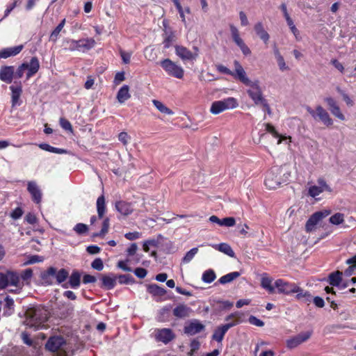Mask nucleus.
Segmentation results:
<instances>
[{
	"mask_svg": "<svg viewBox=\"0 0 356 356\" xmlns=\"http://www.w3.org/2000/svg\"><path fill=\"white\" fill-rule=\"evenodd\" d=\"M237 74L238 81L248 87L246 92L249 97L255 105H259L265 99L260 86V81L258 79L250 80L247 76L245 70H238Z\"/></svg>",
	"mask_w": 356,
	"mask_h": 356,
	"instance_id": "f257e3e1",
	"label": "nucleus"
},
{
	"mask_svg": "<svg viewBox=\"0 0 356 356\" xmlns=\"http://www.w3.org/2000/svg\"><path fill=\"white\" fill-rule=\"evenodd\" d=\"M25 315V324L35 330L42 328L48 318L47 310L40 306L28 309Z\"/></svg>",
	"mask_w": 356,
	"mask_h": 356,
	"instance_id": "f03ea898",
	"label": "nucleus"
},
{
	"mask_svg": "<svg viewBox=\"0 0 356 356\" xmlns=\"http://www.w3.org/2000/svg\"><path fill=\"white\" fill-rule=\"evenodd\" d=\"M284 172V168L279 166L273 167L268 172L265 179V185L269 189H275L279 187L282 183L286 182L289 177V173H283V177L280 174Z\"/></svg>",
	"mask_w": 356,
	"mask_h": 356,
	"instance_id": "7ed1b4c3",
	"label": "nucleus"
},
{
	"mask_svg": "<svg viewBox=\"0 0 356 356\" xmlns=\"http://www.w3.org/2000/svg\"><path fill=\"white\" fill-rule=\"evenodd\" d=\"M45 348L51 352H59L60 356H68L66 353L67 344L62 337H50L46 343Z\"/></svg>",
	"mask_w": 356,
	"mask_h": 356,
	"instance_id": "20e7f679",
	"label": "nucleus"
},
{
	"mask_svg": "<svg viewBox=\"0 0 356 356\" xmlns=\"http://www.w3.org/2000/svg\"><path fill=\"white\" fill-rule=\"evenodd\" d=\"M238 103L235 98L228 97L222 100L213 102L210 108L212 114L217 115L226 110L237 107Z\"/></svg>",
	"mask_w": 356,
	"mask_h": 356,
	"instance_id": "39448f33",
	"label": "nucleus"
},
{
	"mask_svg": "<svg viewBox=\"0 0 356 356\" xmlns=\"http://www.w3.org/2000/svg\"><path fill=\"white\" fill-rule=\"evenodd\" d=\"M159 64L168 75L177 79H182L184 77V70L182 67L178 65L170 59L165 58L161 60Z\"/></svg>",
	"mask_w": 356,
	"mask_h": 356,
	"instance_id": "423d86ee",
	"label": "nucleus"
},
{
	"mask_svg": "<svg viewBox=\"0 0 356 356\" xmlns=\"http://www.w3.org/2000/svg\"><path fill=\"white\" fill-rule=\"evenodd\" d=\"M8 285L21 287L18 274L13 271H7L6 273L0 272V289H3Z\"/></svg>",
	"mask_w": 356,
	"mask_h": 356,
	"instance_id": "0eeeda50",
	"label": "nucleus"
},
{
	"mask_svg": "<svg viewBox=\"0 0 356 356\" xmlns=\"http://www.w3.org/2000/svg\"><path fill=\"white\" fill-rule=\"evenodd\" d=\"M306 110L314 119L318 118L327 127L332 125V119L321 106H317L316 111L309 106H307Z\"/></svg>",
	"mask_w": 356,
	"mask_h": 356,
	"instance_id": "6e6552de",
	"label": "nucleus"
},
{
	"mask_svg": "<svg viewBox=\"0 0 356 356\" xmlns=\"http://www.w3.org/2000/svg\"><path fill=\"white\" fill-rule=\"evenodd\" d=\"M331 213L330 210L324 209L322 211H319L313 213L305 225V229L307 232H310L313 231L316 225L323 218H326Z\"/></svg>",
	"mask_w": 356,
	"mask_h": 356,
	"instance_id": "1a4fd4ad",
	"label": "nucleus"
},
{
	"mask_svg": "<svg viewBox=\"0 0 356 356\" xmlns=\"http://www.w3.org/2000/svg\"><path fill=\"white\" fill-rule=\"evenodd\" d=\"M240 323V320H236L233 322H229L220 326H218L215 329L213 334L212 335V339L218 342H221L228 330L239 324Z\"/></svg>",
	"mask_w": 356,
	"mask_h": 356,
	"instance_id": "9d476101",
	"label": "nucleus"
},
{
	"mask_svg": "<svg viewBox=\"0 0 356 356\" xmlns=\"http://www.w3.org/2000/svg\"><path fill=\"white\" fill-rule=\"evenodd\" d=\"M154 337L157 341L167 344L175 339V334L170 328H162L155 330Z\"/></svg>",
	"mask_w": 356,
	"mask_h": 356,
	"instance_id": "9b49d317",
	"label": "nucleus"
},
{
	"mask_svg": "<svg viewBox=\"0 0 356 356\" xmlns=\"http://www.w3.org/2000/svg\"><path fill=\"white\" fill-rule=\"evenodd\" d=\"M311 332H300L298 334L286 340V347L293 349L298 347L303 342L307 341L311 337Z\"/></svg>",
	"mask_w": 356,
	"mask_h": 356,
	"instance_id": "f8f14e48",
	"label": "nucleus"
},
{
	"mask_svg": "<svg viewBox=\"0 0 356 356\" xmlns=\"http://www.w3.org/2000/svg\"><path fill=\"white\" fill-rule=\"evenodd\" d=\"M318 186H312L308 189V195L312 197H316L323 191L332 192L331 188L327 184L323 178L317 180Z\"/></svg>",
	"mask_w": 356,
	"mask_h": 356,
	"instance_id": "ddd939ff",
	"label": "nucleus"
},
{
	"mask_svg": "<svg viewBox=\"0 0 356 356\" xmlns=\"http://www.w3.org/2000/svg\"><path fill=\"white\" fill-rule=\"evenodd\" d=\"M275 288L277 289L279 293L289 295L293 293V291L296 289L295 283H290L285 282L282 279H278L275 282Z\"/></svg>",
	"mask_w": 356,
	"mask_h": 356,
	"instance_id": "4468645a",
	"label": "nucleus"
},
{
	"mask_svg": "<svg viewBox=\"0 0 356 356\" xmlns=\"http://www.w3.org/2000/svg\"><path fill=\"white\" fill-rule=\"evenodd\" d=\"M175 54L182 60H193L197 56V54H193L186 47L180 45L175 46Z\"/></svg>",
	"mask_w": 356,
	"mask_h": 356,
	"instance_id": "2eb2a0df",
	"label": "nucleus"
},
{
	"mask_svg": "<svg viewBox=\"0 0 356 356\" xmlns=\"http://www.w3.org/2000/svg\"><path fill=\"white\" fill-rule=\"evenodd\" d=\"M23 64L26 66V76L27 80L35 75L40 69V63L37 57H32L29 63H24Z\"/></svg>",
	"mask_w": 356,
	"mask_h": 356,
	"instance_id": "dca6fc26",
	"label": "nucleus"
},
{
	"mask_svg": "<svg viewBox=\"0 0 356 356\" xmlns=\"http://www.w3.org/2000/svg\"><path fill=\"white\" fill-rule=\"evenodd\" d=\"M234 68H235L234 72L231 71L229 68H227V67H225L221 64H218L216 65V67L217 70L219 72L225 74L231 75L235 79L238 80L237 70H239V69H241V70H244V69L238 60H234Z\"/></svg>",
	"mask_w": 356,
	"mask_h": 356,
	"instance_id": "f3484780",
	"label": "nucleus"
},
{
	"mask_svg": "<svg viewBox=\"0 0 356 356\" xmlns=\"http://www.w3.org/2000/svg\"><path fill=\"white\" fill-rule=\"evenodd\" d=\"M204 325L197 320H193L184 327V332L189 335H195L204 330Z\"/></svg>",
	"mask_w": 356,
	"mask_h": 356,
	"instance_id": "a211bd4d",
	"label": "nucleus"
},
{
	"mask_svg": "<svg viewBox=\"0 0 356 356\" xmlns=\"http://www.w3.org/2000/svg\"><path fill=\"white\" fill-rule=\"evenodd\" d=\"M11 90L12 106H15L20 104L19 97L22 92L21 82H15V84L10 86Z\"/></svg>",
	"mask_w": 356,
	"mask_h": 356,
	"instance_id": "6ab92c4d",
	"label": "nucleus"
},
{
	"mask_svg": "<svg viewBox=\"0 0 356 356\" xmlns=\"http://www.w3.org/2000/svg\"><path fill=\"white\" fill-rule=\"evenodd\" d=\"M172 313L177 318H186L191 316L192 309L186 305L179 304L174 308Z\"/></svg>",
	"mask_w": 356,
	"mask_h": 356,
	"instance_id": "aec40b11",
	"label": "nucleus"
},
{
	"mask_svg": "<svg viewBox=\"0 0 356 356\" xmlns=\"http://www.w3.org/2000/svg\"><path fill=\"white\" fill-rule=\"evenodd\" d=\"M27 190L31 195L33 200L37 204H39L42 200V193L36 182L33 181H29Z\"/></svg>",
	"mask_w": 356,
	"mask_h": 356,
	"instance_id": "412c9836",
	"label": "nucleus"
},
{
	"mask_svg": "<svg viewBox=\"0 0 356 356\" xmlns=\"http://www.w3.org/2000/svg\"><path fill=\"white\" fill-rule=\"evenodd\" d=\"M15 68L13 66H3L0 69V80L7 83H10L15 76Z\"/></svg>",
	"mask_w": 356,
	"mask_h": 356,
	"instance_id": "4be33fe9",
	"label": "nucleus"
},
{
	"mask_svg": "<svg viewBox=\"0 0 356 356\" xmlns=\"http://www.w3.org/2000/svg\"><path fill=\"white\" fill-rule=\"evenodd\" d=\"M293 293H296V299L304 302L305 303L309 304L312 302V296L309 293V292L307 291H304L302 289L300 288L298 285H296V289L293 291Z\"/></svg>",
	"mask_w": 356,
	"mask_h": 356,
	"instance_id": "5701e85b",
	"label": "nucleus"
},
{
	"mask_svg": "<svg viewBox=\"0 0 356 356\" xmlns=\"http://www.w3.org/2000/svg\"><path fill=\"white\" fill-rule=\"evenodd\" d=\"M22 49L23 45H18L3 49L0 51V58H7L10 56H16L20 53Z\"/></svg>",
	"mask_w": 356,
	"mask_h": 356,
	"instance_id": "b1692460",
	"label": "nucleus"
},
{
	"mask_svg": "<svg viewBox=\"0 0 356 356\" xmlns=\"http://www.w3.org/2000/svg\"><path fill=\"white\" fill-rule=\"evenodd\" d=\"M96 44L93 38H83L78 40L79 51L85 52L93 48Z\"/></svg>",
	"mask_w": 356,
	"mask_h": 356,
	"instance_id": "393cba45",
	"label": "nucleus"
},
{
	"mask_svg": "<svg viewBox=\"0 0 356 356\" xmlns=\"http://www.w3.org/2000/svg\"><path fill=\"white\" fill-rule=\"evenodd\" d=\"M211 246L230 257H235V253L232 250V247L226 243H221L220 244H212L211 245Z\"/></svg>",
	"mask_w": 356,
	"mask_h": 356,
	"instance_id": "a878e982",
	"label": "nucleus"
},
{
	"mask_svg": "<svg viewBox=\"0 0 356 356\" xmlns=\"http://www.w3.org/2000/svg\"><path fill=\"white\" fill-rule=\"evenodd\" d=\"M115 208L118 212L124 216H128L133 211V208L130 203L119 201L115 203Z\"/></svg>",
	"mask_w": 356,
	"mask_h": 356,
	"instance_id": "bb28decb",
	"label": "nucleus"
},
{
	"mask_svg": "<svg viewBox=\"0 0 356 356\" xmlns=\"http://www.w3.org/2000/svg\"><path fill=\"white\" fill-rule=\"evenodd\" d=\"M254 29L257 33V35L260 38V39L261 40H263V42L265 43V44H267L268 40H269V38H270V35L269 34L265 31L264 28V26H263V24L261 22H257L254 26Z\"/></svg>",
	"mask_w": 356,
	"mask_h": 356,
	"instance_id": "cd10ccee",
	"label": "nucleus"
},
{
	"mask_svg": "<svg viewBox=\"0 0 356 356\" xmlns=\"http://www.w3.org/2000/svg\"><path fill=\"white\" fill-rule=\"evenodd\" d=\"M273 278L269 277L266 273L261 275V286L270 293L275 292V286L272 285Z\"/></svg>",
	"mask_w": 356,
	"mask_h": 356,
	"instance_id": "c85d7f7f",
	"label": "nucleus"
},
{
	"mask_svg": "<svg viewBox=\"0 0 356 356\" xmlns=\"http://www.w3.org/2000/svg\"><path fill=\"white\" fill-rule=\"evenodd\" d=\"M4 307H3V316H11L15 311V304L14 300L12 298L7 296L4 299Z\"/></svg>",
	"mask_w": 356,
	"mask_h": 356,
	"instance_id": "c756f323",
	"label": "nucleus"
},
{
	"mask_svg": "<svg viewBox=\"0 0 356 356\" xmlns=\"http://www.w3.org/2000/svg\"><path fill=\"white\" fill-rule=\"evenodd\" d=\"M130 97L131 95L129 93V87L127 85H124L118 90L117 94V99L120 103L122 104Z\"/></svg>",
	"mask_w": 356,
	"mask_h": 356,
	"instance_id": "7c9ffc66",
	"label": "nucleus"
},
{
	"mask_svg": "<svg viewBox=\"0 0 356 356\" xmlns=\"http://www.w3.org/2000/svg\"><path fill=\"white\" fill-rule=\"evenodd\" d=\"M342 276L343 273L340 271H336L335 273H332L329 275V283L330 285L334 286H340L341 282H342Z\"/></svg>",
	"mask_w": 356,
	"mask_h": 356,
	"instance_id": "2f4dec72",
	"label": "nucleus"
},
{
	"mask_svg": "<svg viewBox=\"0 0 356 356\" xmlns=\"http://www.w3.org/2000/svg\"><path fill=\"white\" fill-rule=\"evenodd\" d=\"M147 291L154 296H163L166 293L164 288L154 284L147 286Z\"/></svg>",
	"mask_w": 356,
	"mask_h": 356,
	"instance_id": "473e14b6",
	"label": "nucleus"
},
{
	"mask_svg": "<svg viewBox=\"0 0 356 356\" xmlns=\"http://www.w3.org/2000/svg\"><path fill=\"white\" fill-rule=\"evenodd\" d=\"M97 211L98 218H102L106 212L105 198L103 195L99 196L97 200Z\"/></svg>",
	"mask_w": 356,
	"mask_h": 356,
	"instance_id": "72a5a7b5",
	"label": "nucleus"
},
{
	"mask_svg": "<svg viewBox=\"0 0 356 356\" xmlns=\"http://www.w3.org/2000/svg\"><path fill=\"white\" fill-rule=\"evenodd\" d=\"M81 274L78 271H73L70 276V286L72 289H77L80 286Z\"/></svg>",
	"mask_w": 356,
	"mask_h": 356,
	"instance_id": "f704fd0d",
	"label": "nucleus"
},
{
	"mask_svg": "<svg viewBox=\"0 0 356 356\" xmlns=\"http://www.w3.org/2000/svg\"><path fill=\"white\" fill-rule=\"evenodd\" d=\"M240 273L234 271L226 274L222 276L219 280L218 282L221 284H225L229 283L240 276Z\"/></svg>",
	"mask_w": 356,
	"mask_h": 356,
	"instance_id": "c9c22d12",
	"label": "nucleus"
},
{
	"mask_svg": "<svg viewBox=\"0 0 356 356\" xmlns=\"http://www.w3.org/2000/svg\"><path fill=\"white\" fill-rule=\"evenodd\" d=\"M102 281L103 286L107 289H111L115 286L116 277L110 275H105L102 277Z\"/></svg>",
	"mask_w": 356,
	"mask_h": 356,
	"instance_id": "e433bc0d",
	"label": "nucleus"
},
{
	"mask_svg": "<svg viewBox=\"0 0 356 356\" xmlns=\"http://www.w3.org/2000/svg\"><path fill=\"white\" fill-rule=\"evenodd\" d=\"M38 147L42 149V150H44V151H47V152H52V153H55V154H65L67 152V151L64 149H60V148H57V147H52L51 145H49V144L47 143H40L38 145Z\"/></svg>",
	"mask_w": 356,
	"mask_h": 356,
	"instance_id": "4c0bfd02",
	"label": "nucleus"
},
{
	"mask_svg": "<svg viewBox=\"0 0 356 356\" xmlns=\"http://www.w3.org/2000/svg\"><path fill=\"white\" fill-rule=\"evenodd\" d=\"M152 103L154 106L162 113L167 115H173L174 112L168 108L165 104H163L161 102L153 99Z\"/></svg>",
	"mask_w": 356,
	"mask_h": 356,
	"instance_id": "58836bf2",
	"label": "nucleus"
},
{
	"mask_svg": "<svg viewBox=\"0 0 356 356\" xmlns=\"http://www.w3.org/2000/svg\"><path fill=\"white\" fill-rule=\"evenodd\" d=\"M229 29L232 39L234 41V42L237 44V46L241 44L243 40L240 37L238 29L234 24H229Z\"/></svg>",
	"mask_w": 356,
	"mask_h": 356,
	"instance_id": "ea45409f",
	"label": "nucleus"
},
{
	"mask_svg": "<svg viewBox=\"0 0 356 356\" xmlns=\"http://www.w3.org/2000/svg\"><path fill=\"white\" fill-rule=\"evenodd\" d=\"M216 278V273L211 269L205 270L203 273L202 276V281L204 282L208 283V284L211 283L213 281L215 280Z\"/></svg>",
	"mask_w": 356,
	"mask_h": 356,
	"instance_id": "a19ab883",
	"label": "nucleus"
},
{
	"mask_svg": "<svg viewBox=\"0 0 356 356\" xmlns=\"http://www.w3.org/2000/svg\"><path fill=\"white\" fill-rule=\"evenodd\" d=\"M65 24V19H63L59 24L55 28L50 35V40L56 42L58 39V35L63 29Z\"/></svg>",
	"mask_w": 356,
	"mask_h": 356,
	"instance_id": "79ce46f5",
	"label": "nucleus"
},
{
	"mask_svg": "<svg viewBox=\"0 0 356 356\" xmlns=\"http://www.w3.org/2000/svg\"><path fill=\"white\" fill-rule=\"evenodd\" d=\"M329 221L331 224L334 225H341L344 222V214L336 213L330 218Z\"/></svg>",
	"mask_w": 356,
	"mask_h": 356,
	"instance_id": "37998d69",
	"label": "nucleus"
},
{
	"mask_svg": "<svg viewBox=\"0 0 356 356\" xmlns=\"http://www.w3.org/2000/svg\"><path fill=\"white\" fill-rule=\"evenodd\" d=\"M266 129L267 131L270 132V134H272L273 135L274 137L275 138H279L280 139L278 140L277 141V144H280L282 143V140H285V139H287V137L286 136H281L277 132V131L275 130V127L269 124V123H267L266 124Z\"/></svg>",
	"mask_w": 356,
	"mask_h": 356,
	"instance_id": "c03bdc74",
	"label": "nucleus"
},
{
	"mask_svg": "<svg viewBox=\"0 0 356 356\" xmlns=\"http://www.w3.org/2000/svg\"><path fill=\"white\" fill-rule=\"evenodd\" d=\"M165 37L163 40L164 48L168 49L175 40V36L173 33L171 31H165Z\"/></svg>",
	"mask_w": 356,
	"mask_h": 356,
	"instance_id": "a18cd8bd",
	"label": "nucleus"
},
{
	"mask_svg": "<svg viewBox=\"0 0 356 356\" xmlns=\"http://www.w3.org/2000/svg\"><path fill=\"white\" fill-rule=\"evenodd\" d=\"M197 248H193L191 250H190L188 252H186L185 256L183 257L182 262L184 264L189 263L193 259V257L197 253Z\"/></svg>",
	"mask_w": 356,
	"mask_h": 356,
	"instance_id": "49530a36",
	"label": "nucleus"
},
{
	"mask_svg": "<svg viewBox=\"0 0 356 356\" xmlns=\"http://www.w3.org/2000/svg\"><path fill=\"white\" fill-rule=\"evenodd\" d=\"M68 277V272L65 269H60L56 273V279L58 283L63 282Z\"/></svg>",
	"mask_w": 356,
	"mask_h": 356,
	"instance_id": "de8ad7c7",
	"label": "nucleus"
},
{
	"mask_svg": "<svg viewBox=\"0 0 356 356\" xmlns=\"http://www.w3.org/2000/svg\"><path fill=\"white\" fill-rule=\"evenodd\" d=\"M286 21L288 26L290 28V30L291 31V32L293 33V34L294 35L296 38L298 40L300 33H299V31L298 30V29L296 27V26L293 23V21L292 20V19L291 17H288V19Z\"/></svg>",
	"mask_w": 356,
	"mask_h": 356,
	"instance_id": "09e8293b",
	"label": "nucleus"
},
{
	"mask_svg": "<svg viewBox=\"0 0 356 356\" xmlns=\"http://www.w3.org/2000/svg\"><path fill=\"white\" fill-rule=\"evenodd\" d=\"M109 228V219L108 218H104L103 223H102V227L99 233L95 234L96 236H104L108 231Z\"/></svg>",
	"mask_w": 356,
	"mask_h": 356,
	"instance_id": "8fccbe9b",
	"label": "nucleus"
},
{
	"mask_svg": "<svg viewBox=\"0 0 356 356\" xmlns=\"http://www.w3.org/2000/svg\"><path fill=\"white\" fill-rule=\"evenodd\" d=\"M242 315L243 314L241 312H236L234 313H232V314L228 315L225 318V321H227L228 323H229V322H233L236 320H240L241 323L242 322V320H241Z\"/></svg>",
	"mask_w": 356,
	"mask_h": 356,
	"instance_id": "3c124183",
	"label": "nucleus"
},
{
	"mask_svg": "<svg viewBox=\"0 0 356 356\" xmlns=\"http://www.w3.org/2000/svg\"><path fill=\"white\" fill-rule=\"evenodd\" d=\"M235 219L233 217H227L223 219H221V222L220 223V226L225 227H233L235 225Z\"/></svg>",
	"mask_w": 356,
	"mask_h": 356,
	"instance_id": "603ef678",
	"label": "nucleus"
},
{
	"mask_svg": "<svg viewBox=\"0 0 356 356\" xmlns=\"http://www.w3.org/2000/svg\"><path fill=\"white\" fill-rule=\"evenodd\" d=\"M74 231L78 234H83L88 231V226L83 223H77L74 227Z\"/></svg>",
	"mask_w": 356,
	"mask_h": 356,
	"instance_id": "864d4df0",
	"label": "nucleus"
},
{
	"mask_svg": "<svg viewBox=\"0 0 356 356\" xmlns=\"http://www.w3.org/2000/svg\"><path fill=\"white\" fill-rule=\"evenodd\" d=\"M60 125L63 129L72 132V124L67 120L61 118L60 119Z\"/></svg>",
	"mask_w": 356,
	"mask_h": 356,
	"instance_id": "5fc2aeb1",
	"label": "nucleus"
},
{
	"mask_svg": "<svg viewBox=\"0 0 356 356\" xmlns=\"http://www.w3.org/2000/svg\"><path fill=\"white\" fill-rule=\"evenodd\" d=\"M26 66L25 65V64L22 63V65H20L17 67V70L15 72L14 76L17 79L22 78L26 72Z\"/></svg>",
	"mask_w": 356,
	"mask_h": 356,
	"instance_id": "6e6d98bb",
	"label": "nucleus"
},
{
	"mask_svg": "<svg viewBox=\"0 0 356 356\" xmlns=\"http://www.w3.org/2000/svg\"><path fill=\"white\" fill-rule=\"evenodd\" d=\"M91 266L97 270H102L104 268L103 261L100 258H97L92 262Z\"/></svg>",
	"mask_w": 356,
	"mask_h": 356,
	"instance_id": "4d7b16f0",
	"label": "nucleus"
},
{
	"mask_svg": "<svg viewBox=\"0 0 356 356\" xmlns=\"http://www.w3.org/2000/svg\"><path fill=\"white\" fill-rule=\"evenodd\" d=\"M43 261V258L38 255H33L29 258V260L25 262L26 265L33 264Z\"/></svg>",
	"mask_w": 356,
	"mask_h": 356,
	"instance_id": "13d9d810",
	"label": "nucleus"
},
{
	"mask_svg": "<svg viewBox=\"0 0 356 356\" xmlns=\"http://www.w3.org/2000/svg\"><path fill=\"white\" fill-rule=\"evenodd\" d=\"M120 284H129L132 282V277L128 275H121L116 277Z\"/></svg>",
	"mask_w": 356,
	"mask_h": 356,
	"instance_id": "bf43d9fd",
	"label": "nucleus"
},
{
	"mask_svg": "<svg viewBox=\"0 0 356 356\" xmlns=\"http://www.w3.org/2000/svg\"><path fill=\"white\" fill-rule=\"evenodd\" d=\"M276 60H277L279 69L281 71L284 72V71L289 70V67L286 65L283 56L277 58Z\"/></svg>",
	"mask_w": 356,
	"mask_h": 356,
	"instance_id": "052dcab7",
	"label": "nucleus"
},
{
	"mask_svg": "<svg viewBox=\"0 0 356 356\" xmlns=\"http://www.w3.org/2000/svg\"><path fill=\"white\" fill-rule=\"evenodd\" d=\"M248 321L250 324L258 327H262L264 325V323L262 321H261L260 319L257 318L254 316H250L249 317Z\"/></svg>",
	"mask_w": 356,
	"mask_h": 356,
	"instance_id": "680f3d73",
	"label": "nucleus"
},
{
	"mask_svg": "<svg viewBox=\"0 0 356 356\" xmlns=\"http://www.w3.org/2000/svg\"><path fill=\"white\" fill-rule=\"evenodd\" d=\"M67 43L68 44V49L70 51H79L78 40H70L67 41Z\"/></svg>",
	"mask_w": 356,
	"mask_h": 356,
	"instance_id": "e2e57ef3",
	"label": "nucleus"
},
{
	"mask_svg": "<svg viewBox=\"0 0 356 356\" xmlns=\"http://www.w3.org/2000/svg\"><path fill=\"white\" fill-rule=\"evenodd\" d=\"M41 280L46 285H51L53 284V278L49 276L45 272L41 273Z\"/></svg>",
	"mask_w": 356,
	"mask_h": 356,
	"instance_id": "0e129e2a",
	"label": "nucleus"
},
{
	"mask_svg": "<svg viewBox=\"0 0 356 356\" xmlns=\"http://www.w3.org/2000/svg\"><path fill=\"white\" fill-rule=\"evenodd\" d=\"M332 114L339 118L341 120H345V116L341 112L339 106H337L334 109H332L330 111Z\"/></svg>",
	"mask_w": 356,
	"mask_h": 356,
	"instance_id": "69168bd1",
	"label": "nucleus"
},
{
	"mask_svg": "<svg viewBox=\"0 0 356 356\" xmlns=\"http://www.w3.org/2000/svg\"><path fill=\"white\" fill-rule=\"evenodd\" d=\"M33 276V271L31 268H27L24 270L21 274V277L23 280L27 281Z\"/></svg>",
	"mask_w": 356,
	"mask_h": 356,
	"instance_id": "338daca9",
	"label": "nucleus"
},
{
	"mask_svg": "<svg viewBox=\"0 0 356 356\" xmlns=\"http://www.w3.org/2000/svg\"><path fill=\"white\" fill-rule=\"evenodd\" d=\"M325 102L328 105L330 111H331L332 109H334L335 108L339 106L336 101L332 97H328L325 98Z\"/></svg>",
	"mask_w": 356,
	"mask_h": 356,
	"instance_id": "774afa93",
	"label": "nucleus"
}]
</instances>
